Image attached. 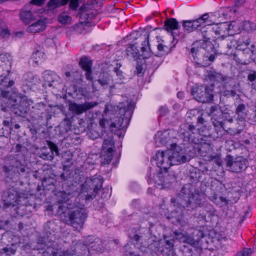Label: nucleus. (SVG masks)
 Here are the masks:
<instances>
[{"label": "nucleus", "instance_id": "nucleus-46", "mask_svg": "<svg viewBox=\"0 0 256 256\" xmlns=\"http://www.w3.org/2000/svg\"><path fill=\"white\" fill-rule=\"evenodd\" d=\"M148 38L149 36H148L146 38L147 40H146L142 44V46L141 48L142 54H140V57H142L143 58H146L149 56V53L146 48V45H149Z\"/></svg>", "mask_w": 256, "mask_h": 256}, {"label": "nucleus", "instance_id": "nucleus-50", "mask_svg": "<svg viewBox=\"0 0 256 256\" xmlns=\"http://www.w3.org/2000/svg\"><path fill=\"white\" fill-rule=\"evenodd\" d=\"M209 128V126H206V128H198V132H200V138H202L201 140L203 138L202 136L204 138L212 136V134L210 132Z\"/></svg>", "mask_w": 256, "mask_h": 256}, {"label": "nucleus", "instance_id": "nucleus-5", "mask_svg": "<svg viewBox=\"0 0 256 256\" xmlns=\"http://www.w3.org/2000/svg\"><path fill=\"white\" fill-rule=\"evenodd\" d=\"M103 182L104 179L100 174H96L90 178H86L82 187V190L87 193L85 195V199L90 200L94 198L100 190Z\"/></svg>", "mask_w": 256, "mask_h": 256}, {"label": "nucleus", "instance_id": "nucleus-53", "mask_svg": "<svg viewBox=\"0 0 256 256\" xmlns=\"http://www.w3.org/2000/svg\"><path fill=\"white\" fill-rule=\"evenodd\" d=\"M71 20V17L64 13L60 14L58 16V22L62 24H66L69 23Z\"/></svg>", "mask_w": 256, "mask_h": 256}, {"label": "nucleus", "instance_id": "nucleus-12", "mask_svg": "<svg viewBox=\"0 0 256 256\" xmlns=\"http://www.w3.org/2000/svg\"><path fill=\"white\" fill-rule=\"evenodd\" d=\"M212 91V90L208 86H200L192 87L191 90V94L195 96L198 101L206 102L213 100Z\"/></svg>", "mask_w": 256, "mask_h": 256}, {"label": "nucleus", "instance_id": "nucleus-31", "mask_svg": "<svg viewBox=\"0 0 256 256\" xmlns=\"http://www.w3.org/2000/svg\"><path fill=\"white\" fill-rule=\"evenodd\" d=\"M202 50H204L202 49L200 50L196 54H195V58H194V60H196V63L197 64L199 65L200 66H202V67H206L210 65L211 63L210 62L208 58V56L202 55V59L201 60L200 58H198L197 55L198 56H200V53L203 54V52ZM206 51V50H204ZM193 58H194L193 56Z\"/></svg>", "mask_w": 256, "mask_h": 256}, {"label": "nucleus", "instance_id": "nucleus-9", "mask_svg": "<svg viewBox=\"0 0 256 256\" xmlns=\"http://www.w3.org/2000/svg\"><path fill=\"white\" fill-rule=\"evenodd\" d=\"M214 38H216L214 40V44H212L214 46V49L220 48V50H230L232 48H238V46L242 44V42H244L246 45L249 43V42H245L240 38L236 39V38H234L230 36L226 38L225 37L216 38V36H214Z\"/></svg>", "mask_w": 256, "mask_h": 256}, {"label": "nucleus", "instance_id": "nucleus-61", "mask_svg": "<svg viewBox=\"0 0 256 256\" xmlns=\"http://www.w3.org/2000/svg\"><path fill=\"white\" fill-rule=\"evenodd\" d=\"M142 237V236H140L138 234H136L133 236H130L132 242L135 245L138 244V242L140 243Z\"/></svg>", "mask_w": 256, "mask_h": 256}, {"label": "nucleus", "instance_id": "nucleus-57", "mask_svg": "<svg viewBox=\"0 0 256 256\" xmlns=\"http://www.w3.org/2000/svg\"><path fill=\"white\" fill-rule=\"evenodd\" d=\"M244 29L246 31L252 32L256 29V25L255 24L247 21L244 24Z\"/></svg>", "mask_w": 256, "mask_h": 256}, {"label": "nucleus", "instance_id": "nucleus-30", "mask_svg": "<svg viewBox=\"0 0 256 256\" xmlns=\"http://www.w3.org/2000/svg\"><path fill=\"white\" fill-rule=\"evenodd\" d=\"M54 242H50V245H44L42 249H44L42 254L44 256H56L58 249L54 248Z\"/></svg>", "mask_w": 256, "mask_h": 256}, {"label": "nucleus", "instance_id": "nucleus-45", "mask_svg": "<svg viewBox=\"0 0 256 256\" xmlns=\"http://www.w3.org/2000/svg\"><path fill=\"white\" fill-rule=\"evenodd\" d=\"M57 182L56 176L53 177L49 176L48 178H44L42 180V185L43 186H55Z\"/></svg>", "mask_w": 256, "mask_h": 256}, {"label": "nucleus", "instance_id": "nucleus-59", "mask_svg": "<svg viewBox=\"0 0 256 256\" xmlns=\"http://www.w3.org/2000/svg\"><path fill=\"white\" fill-rule=\"evenodd\" d=\"M48 145L50 148V152H52L54 154V152L56 153V155H59V151L58 148L56 144H54L53 142L51 141L48 142Z\"/></svg>", "mask_w": 256, "mask_h": 256}, {"label": "nucleus", "instance_id": "nucleus-34", "mask_svg": "<svg viewBox=\"0 0 256 256\" xmlns=\"http://www.w3.org/2000/svg\"><path fill=\"white\" fill-rule=\"evenodd\" d=\"M207 78L210 82H222L224 80L221 74L212 70L208 71Z\"/></svg>", "mask_w": 256, "mask_h": 256}, {"label": "nucleus", "instance_id": "nucleus-6", "mask_svg": "<svg viewBox=\"0 0 256 256\" xmlns=\"http://www.w3.org/2000/svg\"><path fill=\"white\" fill-rule=\"evenodd\" d=\"M214 34L213 26H204L201 28L198 32V34L204 39L202 40L203 42L201 43L202 45L200 48H196L192 46L190 49V52L194 58L195 54H196L202 49L208 52H214V46L210 41L212 38H214Z\"/></svg>", "mask_w": 256, "mask_h": 256}, {"label": "nucleus", "instance_id": "nucleus-25", "mask_svg": "<svg viewBox=\"0 0 256 256\" xmlns=\"http://www.w3.org/2000/svg\"><path fill=\"white\" fill-rule=\"evenodd\" d=\"M62 188L63 190L60 192L58 200V203L67 202L73 193V190H72V186H68V188L65 190L64 188V185L62 184Z\"/></svg>", "mask_w": 256, "mask_h": 256}, {"label": "nucleus", "instance_id": "nucleus-23", "mask_svg": "<svg viewBox=\"0 0 256 256\" xmlns=\"http://www.w3.org/2000/svg\"><path fill=\"white\" fill-rule=\"evenodd\" d=\"M182 24L184 30L188 33H190L200 27V24L196 20H184L182 22Z\"/></svg>", "mask_w": 256, "mask_h": 256}, {"label": "nucleus", "instance_id": "nucleus-24", "mask_svg": "<svg viewBox=\"0 0 256 256\" xmlns=\"http://www.w3.org/2000/svg\"><path fill=\"white\" fill-rule=\"evenodd\" d=\"M164 30L171 32L172 35H174L172 32L178 30L180 28L178 22L175 18H170L164 21Z\"/></svg>", "mask_w": 256, "mask_h": 256}, {"label": "nucleus", "instance_id": "nucleus-19", "mask_svg": "<svg viewBox=\"0 0 256 256\" xmlns=\"http://www.w3.org/2000/svg\"><path fill=\"white\" fill-rule=\"evenodd\" d=\"M79 66L86 72V78L91 82H92V62L91 60L88 58L86 56H83L80 58L79 62Z\"/></svg>", "mask_w": 256, "mask_h": 256}, {"label": "nucleus", "instance_id": "nucleus-56", "mask_svg": "<svg viewBox=\"0 0 256 256\" xmlns=\"http://www.w3.org/2000/svg\"><path fill=\"white\" fill-rule=\"evenodd\" d=\"M76 254V248L73 246L62 252L59 256H75Z\"/></svg>", "mask_w": 256, "mask_h": 256}, {"label": "nucleus", "instance_id": "nucleus-54", "mask_svg": "<svg viewBox=\"0 0 256 256\" xmlns=\"http://www.w3.org/2000/svg\"><path fill=\"white\" fill-rule=\"evenodd\" d=\"M68 204L67 202L59 203L58 212L60 214L68 213Z\"/></svg>", "mask_w": 256, "mask_h": 256}, {"label": "nucleus", "instance_id": "nucleus-62", "mask_svg": "<svg viewBox=\"0 0 256 256\" xmlns=\"http://www.w3.org/2000/svg\"><path fill=\"white\" fill-rule=\"evenodd\" d=\"M196 123L198 124L202 125V126L201 128H206V126H208L207 122L202 117V114H200L198 116L196 119Z\"/></svg>", "mask_w": 256, "mask_h": 256}, {"label": "nucleus", "instance_id": "nucleus-10", "mask_svg": "<svg viewBox=\"0 0 256 256\" xmlns=\"http://www.w3.org/2000/svg\"><path fill=\"white\" fill-rule=\"evenodd\" d=\"M3 200L4 204L7 206H19L18 208L24 210L25 206L20 205V202L22 199L26 200L24 198L20 196L19 192L14 188H11L4 191L3 192Z\"/></svg>", "mask_w": 256, "mask_h": 256}, {"label": "nucleus", "instance_id": "nucleus-55", "mask_svg": "<svg viewBox=\"0 0 256 256\" xmlns=\"http://www.w3.org/2000/svg\"><path fill=\"white\" fill-rule=\"evenodd\" d=\"M48 10H54L60 7V0H50L46 4Z\"/></svg>", "mask_w": 256, "mask_h": 256}, {"label": "nucleus", "instance_id": "nucleus-51", "mask_svg": "<svg viewBox=\"0 0 256 256\" xmlns=\"http://www.w3.org/2000/svg\"><path fill=\"white\" fill-rule=\"evenodd\" d=\"M157 48L160 52V54L165 55L167 54L170 52V48L168 46L162 44V43H159L157 46Z\"/></svg>", "mask_w": 256, "mask_h": 256}, {"label": "nucleus", "instance_id": "nucleus-60", "mask_svg": "<svg viewBox=\"0 0 256 256\" xmlns=\"http://www.w3.org/2000/svg\"><path fill=\"white\" fill-rule=\"evenodd\" d=\"M240 120V124H239L240 126H238L235 129V130H234V132L232 134L234 135L240 134L243 131L244 129L245 125V122L244 121V120Z\"/></svg>", "mask_w": 256, "mask_h": 256}, {"label": "nucleus", "instance_id": "nucleus-43", "mask_svg": "<svg viewBox=\"0 0 256 256\" xmlns=\"http://www.w3.org/2000/svg\"><path fill=\"white\" fill-rule=\"evenodd\" d=\"M7 74L8 76H4V74H0V77L3 78L0 80V84L4 86L9 88L13 86L14 84V82L13 80H10V78L8 77V74L7 73Z\"/></svg>", "mask_w": 256, "mask_h": 256}, {"label": "nucleus", "instance_id": "nucleus-20", "mask_svg": "<svg viewBox=\"0 0 256 256\" xmlns=\"http://www.w3.org/2000/svg\"><path fill=\"white\" fill-rule=\"evenodd\" d=\"M94 3V1H88L80 8L77 16L79 17L81 22H88V16L87 14V11H89L92 8Z\"/></svg>", "mask_w": 256, "mask_h": 256}, {"label": "nucleus", "instance_id": "nucleus-27", "mask_svg": "<svg viewBox=\"0 0 256 256\" xmlns=\"http://www.w3.org/2000/svg\"><path fill=\"white\" fill-rule=\"evenodd\" d=\"M45 84L50 87L52 86V82H54L57 78L56 74L52 71L46 70L42 74Z\"/></svg>", "mask_w": 256, "mask_h": 256}, {"label": "nucleus", "instance_id": "nucleus-35", "mask_svg": "<svg viewBox=\"0 0 256 256\" xmlns=\"http://www.w3.org/2000/svg\"><path fill=\"white\" fill-rule=\"evenodd\" d=\"M64 80L70 82H74L76 81L78 77L80 76V72L78 70H72L70 72H66L64 73Z\"/></svg>", "mask_w": 256, "mask_h": 256}, {"label": "nucleus", "instance_id": "nucleus-48", "mask_svg": "<svg viewBox=\"0 0 256 256\" xmlns=\"http://www.w3.org/2000/svg\"><path fill=\"white\" fill-rule=\"evenodd\" d=\"M200 240V238H198L196 240L190 234H186L183 242L195 246L198 244Z\"/></svg>", "mask_w": 256, "mask_h": 256}, {"label": "nucleus", "instance_id": "nucleus-28", "mask_svg": "<svg viewBox=\"0 0 256 256\" xmlns=\"http://www.w3.org/2000/svg\"><path fill=\"white\" fill-rule=\"evenodd\" d=\"M160 137V142L164 145H170L172 148L176 146V144H172L170 142V137L169 136L168 130H165L164 132H158L156 135Z\"/></svg>", "mask_w": 256, "mask_h": 256}, {"label": "nucleus", "instance_id": "nucleus-44", "mask_svg": "<svg viewBox=\"0 0 256 256\" xmlns=\"http://www.w3.org/2000/svg\"><path fill=\"white\" fill-rule=\"evenodd\" d=\"M188 177L190 180L192 182H196L199 181L200 173L197 171V170L192 168V170H190Z\"/></svg>", "mask_w": 256, "mask_h": 256}, {"label": "nucleus", "instance_id": "nucleus-1", "mask_svg": "<svg viewBox=\"0 0 256 256\" xmlns=\"http://www.w3.org/2000/svg\"><path fill=\"white\" fill-rule=\"evenodd\" d=\"M203 199H204V196L195 186L187 184L182 188L180 196L176 198H171V202H175L177 200L178 204L186 208L188 210L200 208L206 212L208 216H214L216 210L214 207Z\"/></svg>", "mask_w": 256, "mask_h": 256}, {"label": "nucleus", "instance_id": "nucleus-16", "mask_svg": "<svg viewBox=\"0 0 256 256\" xmlns=\"http://www.w3.org/2000/svg\"><path fill=\"white\" fill-rule=\"evenodd\" d=\"M98 104V102H86L82 104L71 102L68 105V110L74 115H80Z\"/></svg>", "mask_w": 256, "mask_h": 256}, {"label": "nucleus", "instance_id": "nucleus-21", "mask_svg": "<svg viewBox=\"0 0 256 256\" xmlns=\"http://www.w3.org/2000/svg\"><path fill=\"white\" fill-rule=\"evenodd\" d=\"M12 66L10 55L7 53L0 54V68H2L8 74L10 72Z\"/></svg>", "mask_w": 256, "mask_h": 256}, {"label": "nucleus", "instance_id": "nucleus-49", "mask_svg": "<svg viewBox=\"0 0 256 256\" xmlns=\"http://www.w3.org/2000/svg\"><path fill=\"white\" fill-rule=\"evenodd\" d=\"M27 81L32 84L36 85L40 83V79L38 75H34L32 72H29L27 74Z\"/></svg>", "mask_w": 256, "mask_h": 256}, {"label": "nucleus", "instance_id": "nucleus-14", "mask_svg": "<svg viewBox=\"0 0 256 256\" xmlns=\"http://www.w3.org/2000/svg\"><path fill=\"white\" fill-rule=\"evenodd\" d=\"M2 170L7 177L12 179L15 176L24 172L26 171V166L20 160H16L11 165L4 166Z\"/></svg>", "mask_w": 256, "mask_h": 256}, {"label": "nucleus", "instance_id": "nucleus-47", "mask_svg": "<svg viewBox=\"0 0 256 256\" xmlns=\"http://www.w3.org/2000/svg\"><path fill=\"white\" fill-rule=\"evenodd\" d=\"M16 245L14 244H12V246L10 247H4L0 250V255L2 254L3 253H5L8 256H10L14 254L16 252Z\"/></svg>", "mask_w": 256, "mask_h": 256}, {"label": "nucleus", "instance_id": "nucleus-64", "mask_svg": "<svg viewBox=\"0 0 256 256\" xmlns=\"http://www.w3.org/2000/svg\"><path fill=\"white\" fill-rule=\"evenodd\" d=\"M40 157L44 160H52L54 158V154L52 152H43L41 154Z\"/></svg>", "mask_w": 256, "mask_h": 256}, {"label": "nucleus", "instance_id": "nucleus-2", "mask_svg": "<svg viewBox=\"0 0 256 256\" xmlns=\"http://www.w3.org/2000/svg\"><path fill=\"white\" fill-rule=\"evenodd\" d=\"M154 160L156 161V166L160 170L154 177V180L151 178L150 174L148 177V182L152 184L154 182L156 184V186L160 188L168 186L174 179V176L168 172V169L171 166L176 164L175 156L171 150L158 151L154 156Z\"/></svg>", "mask_w": 256, "mask_h": 256}, {"label": "nucleus", "instance_id": "nucleus-58", "mask_svg": "<svg viewBox=\"0 0 256 256\" xmlns=\"http://www.w3.org/2000/svg\"><path fill=\"white\" fill-rule=\"evenodd\" d=\"M2 124H3L4 126L5 127V128H6L7 132L4 133V132H3L2 133V134H0V136H4L5 134H10V130H11V126H12L11 120H4L2 122Z\"/></svg>", "mask_w": 256, "mask_h": 256}, {"label": "nucleus", "instance_id": "nucleus-32", "mask_svg": "<svg viewBox=\"0 0 256 256\" xmlns=\"http://www.w3.org/2000/svg\"><path fill=\"white\" fill-rule=\"evenodd\" d=\"M211 119L212 124L216 128V130L218 129L219 131H220L222 128L224 130V125L226 120L224 119L222 117H221L220 116H216L212 117Z\"/></svg>", "mask_w": 256, "mask_h": 256}, {"label": "nucleus", "instance_id": "nucleus-22", "mask_svg": "<svg viewBox=\"0 0 256 256\" xmlns=\"http://www.w3.org/2000/svg\"><path fill=\"white\" fill-rule=\"evenodd\" d=\"M46 26L45 22L40 19L30 25L27 28L26 31L28 32H39L44 30L46 29Z\"/></svg>", "mask_w": 256, "mask_h": 256}, {"label": "nucleus", "instance_id": "nucleus-38", "mask_svg": "<svg viewBox=\"0 0 256 256\" xmlns=\"http://www.w3.org/2000/svg\"><path fill=\"white\" fill-rule=\"evenodd\" d=\"M69 2V8L72 10H76L80 6L77 0H60V6H65Z\"/></svg>", "mask_w": 256, "mask_h": 256}, {"label": "nucleus", "instance_id": "nucleus-15", "mask_svg": "<svg viewBox=\"0 0 256 256\" xmlns=\"http://www.w3.org/2000/svg\"><path fill=\"white\" fill-rule=\"evenodd\" d=\"M182 149L184 151V154L182 155V150H181L182 152L180 154L177 152H172L174 155L175 156L176 164H177L178 162L182 164L188 162L196 154V150L194 146L192 144H188V146H184Z\"/></svg>", "mask_w": 256, "mask_h": 256}, {"label": "nucleus", "instance_id": "nucleus-11", "mask_svg": "<svg viewBox=\"0 0 256 256\" xmlns=\"http://www.w3.org/2000/svg\"><path fill=\"white\" fill-rule=\"evenodd\" d=\"M116 66L114 68L113 71L116 73L118 78L116 79L115 82H110L109 74H104L102 76H100V78L98 80V83L102 86L106 88L108 86L110 85L111 88H114L116 84L124 83L123 79L124 76L122 74V72L119 69L122 65L120 63H118V60H116Z\"/></svg>", "mask_w": 256, "mask_h": 256}, {"label": "nucleus", "instance_id": "nucleus-13", "mask_svg": "<svg viewBox=\"0 0 256 256\" xmlns=\"http://www.w3.org/2000/svg\"><path fill=\"white\" fill-rule=\"evenodd\" d=\"M225 160L226 167L230 170L234 172H238L244 170L248 167V161L242 157L234 160L232 156L228 155Z\"/></svg>", "mask_w": 256, "mask_h": 256}, {"label": "nucleus", "instance_id": "nucleus-33", "mask_svg": "<svg viewBox=\"0 0 256 256\" xmlns=\"http://www.w3.org/2000/svg\"><path fill=\"white\" fill-rule=\"evenodd\" d=\"M126 54L134 58H140V54L136 44L130 45L126 50Z\"/></svg>", "mask_w": 256, "mask_h": 256}, {"label": "nucleus", "instance_id": "nucleus-8", "mask_svg": "<svg viewBox=\"0 0 256 256\" xmlns=\"http://www.w3.org/2000/svg\"><path fill=\"white\" fill-rule=\"evenodd\" d=\"M180 133L182 136L184 140L189 143L197 144L200 143L202 138H200V132L193 124H183L180 126Z\"/></svg>", "mask_w": 256, "mask_h": 256}, {"label": "nucleus", "instance_id": "nucleus-4", "mask_svg": "<svg viewBox=\"0 0 256 256\" xmlns=\"http://www.w3.org/2000/svg\"><path fill=\"white\" fill-rule=\"evenodd\" d=\"M117 108H118L120 116H117L112 122L104 118L100 120L99 124L102 128H106L107 126H110L111 128H116L118 130L125 129L128 127L133 112L134 104L128 103L126 106L123 103H121Z\"/></svg>", "mask_w": 256, "mask_h": 256}, {"label": "nucleus", "instance_id": "nucleus-42", "mask_svg": "<svg viewBox=\"0 0 256 256\" xmlns=\"http://www.w3.org/2000/svg\"><path fill=\"white\" fill-rule=\"evenodd\" d=\"M208 114L209 115L212 116V117L223 116L218 105L212 106L209 109Z\"/></svg>", "mask_w": 256, "mask_h": 256}, {"label": "nucleus", "instance_id": "nucleus-7", "mask_svg": "<svg viewBox=\"0 0 256 256\" xmlns=\"http://www.w3.org/2000/svg\"><path fill=\"white\" fill-rule=\"evenodd\" d=\"M88 216L86 209L82 206L68 212L65 216V220L68 224L80 230L83 228Z\"/></svg>", "mask_w": 256, "mask_h": 256}, {"label": "nucleus", "instance_id": "nucleus-39", "mask_svg": "<svg viewBox=\"0 0 256 256\" xmlns=\"http://www.w3.org/2000/svg\"><path fill=\"white\" fill-rule=\"evenodd\" d=\"M114 143L112 138L106 139L104 140L102 146V151H110L114 150Z\"/></svg>", "mask_w": 256, "mask_h": 256}, {"label": "nucleus", "instance_id": "nucleus-17", "mask_svg": "<svg viewBox=\"0 0 256 256\" xmlns=\"http://www.w3.org/2000/svg\"><path fill=\"white\" fill-rule=\"evenodd\" d=\"M170 202L174 204V206L176 208L170 212L168 218L171 220L172 222H176L180 224H184L185 221L184 220V212L182 208L184 209L185 208L178 204L177 200L175 202H172L171 201Z\"/></svg>", "mask_w": 256, "mask_h": 256}, {"label": "nucleus", "instance_id": "nucleus-37", "mask_svg": "<svg viewBox=\"0 0 256 256\" xmlns=\"http://www.w3.org/2000/svg\"><path fill=\"white\" fill-rule=\"evenodd\" d=\"M220 154H216L214 155H211L210 158L211 160L213 161L214 163L218 166V168H220V176H222L224 174V170L222 165V160L220 158Z\"/></svg>", "mask_w": 256, "mask_h": 256}, {"label": "nucleus", "instance_id": "nucleus-3", "mask_svg": "<svg viewBox=\"0 0 256 256\" xmlns=\"http://www.w3.org/2000/svg\"><path fill=\"white\" fill-rule=\"evenodd\" d=\"M10 107L20 116H24L30 108L29 101L26 96L8 91L2 90L0 97V110L6 112Z\"/></svg>", "mask_w": 256, "mask_h": 256}, {"label": "nucleus", "instance_id": "nucleus-29", "mask_svg": "<svg viewBox=\"0 0 256 256\" xmlns=\"http://www.w3.org/2000/svg\"><path fill=\"white\" fill-rule=\"evenodd\" d=\"M85 252H89L90 249L92 250H95L98 252L102 251V245L98 244V242L92 241L91 242H85V244L81 246Z\"/></svg>", "mask_w": 256, "mask_h": 256}, {"label": "nucleus", "instance_id": "nucleus-40", "mask_svg": "<svg viewBox=\"0 0 256 256\" xmlns=\"http://www.w3.org/2000/svg\"><path fill=\"white\" fill-rule=\"evenodd\" d=\"M102 130L97 126L94 128H91L88 132V134L89 138L92 140H95L100 138L102 135Z\"/></svg>", "mask_w": 256, "mask_h": 256}, {"label": "nucleus", "instance_id": "nucleus-18", "mask_svg": "<svg viewBox=\"0 0 256 256\" xmlns=\"http://www.w3.org/2000/svg\"><path fill=\"white\" fill-rule=\"evenodd\" d=\"M232 26H233L232 24H229L228 22L216 24L213 26L214 34L216 38H228L230 36L229 32Z\"/></svg>", "mask_w": 256, "mask_h": 256}, {"label": "nucleus", "instance_id": "nucleus-36", "mask_svg": "<svg viewBox=\"0 0 256 256\" xmlns=\"http://www.w3.org/2000/svg\"><path fill=\"white\" fill-rule=\"evenodd\" d=\"M114 150L110 151H102V165H106L109 164L112 159Z\"/></svg>", "mask_w": 256, "mask_h": 256}, {"label": "nucleus", "instance_id": "nucleus-41", "mask_svg": "<svg viewBox=\"0 0 256 256\" xmlns=\"http://www.w3.org/2000/svg\"><path fill=\"white\" fill-rule=\"evenodd\" d=\"M246 108L244 104H240L237 106L236 112L238 115V120H245L246 114L244 112Z\"/></svg>", "mask_w": 256, "mask_h": 256}, {"label": "nucleus", "instance_id": "nucleus-26", "mask_svg": "<svg viewBox=\"0 0 256 256\" xmlns=\"http://www.w3.org/2000/svg\"><path fill=\"white\" fill-rule=\"evenodd\" d=\"M20 20L25 24H29L34 19V16L30 10L23 8L20 13Z\"/></svg>", "mask_w": 256, "mask_h": 256}, {"label": "nucleus", "instance_id": "nucleus-63", "mask_svg": "<svg viewBox=\"0 0 256 256\" xmlns=\"http://www.w3.org/2000/svg\"><path fill=\"white\" fill-rule=\"evenodd\" d=\"M252 254L250 248H244L242 252H238L235 256H252Z\"/></svg>", "mask_w": 256, "mask_h": 256}, {"label": "nucleus", "instance_id": "nucleus-52", "mask_svg": "<svg viewBox=\"0 0 256 256\" xmlns=\"http://www.w3.org/2000/svg\"><path fill=\"white\" fill-rule=\"evenodd\" d=\"M32 58L34 59V62L36 64H38L41 58L44 60L46 58V55L44 53L40 52L39 50H36L32 54Z\"/></svg>", "mask_w": 256, "mask_h": 256}]
</instances>
